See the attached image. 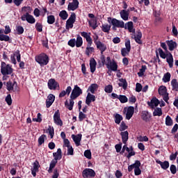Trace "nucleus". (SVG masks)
I'll list each match as a JSON object with an SVG mask.
<instances>
[{
	"label": "nucleus",
	"mask_w": 178,
	"mask_h": 178,
	"mask_svg": "<svg viewBox=\"0 0 178 178\" xmlns=\"http://www.w3.org/2000/svg\"><path fill=\"white\" fill-rule=\"evenodd\" d=\"M177 168L175 165V164H172L170 166V170L172 175H176L177 172H178V156L177 158Z\"/></svg>",
	"instance_id": "nucleus-32"
},
{
	"label": "nucleus",
	"mask_w": 178,
	"mask_h": 178,
	"mask_svg": "<svg viewBox=\"0 0 178 178\" xmlns=\"http://www.w3.org/2000/svg\"><path fill=\"white\" fill-rule=\"evenodd\" d=\"M81 37H83V38H86V42H88L85 54L87 56H90L91 54L95 52V49L91 47V45H92V38H91V33L83 31L81 32Z\"/></svg>",
	"instance_id": "nucleus-2"
},
{
	"label": "nucleus",
	"mask_w": 178,
	"mask_h": 178,
	"mask_svg": "<svg viewBox=\"0 0 178 178\" xmlns=\"http://www.w3.org/2000/svg\"><path fill=\"white\" fill-rule=\"evenodd\" d=\"M159 104H161V102L156 97H153L151 99L150 102H147V105H149V106H154H154H158Z\"/></svg>",
	"instance_id": "nucleus-27"
},
{
	"label": "nucleus",
	"mask_w": 178,
	"mask_h": 178,
	"mask_svg": "<svg viewBox=\"0 0 178 178\" xmlns=\"http://www.w3.org/2000/svg\"><path fill=\"white\" fill-rule=\"evenodd\" d=\"M48 88L49 90H56V88H59V83H58L55 79H50L47 83Z\"/></svg>",
	"instance_id": "nucleus-11"
},
{
	"label": "nucleus",
	"mask_w": 178,
	"mask_h": 178,
	"mask_svg": "<svg viewBox=\"0 0 178 178\" xmlns=\"http://www.w3.org/2000/svg\"><path fill=\"white\" fill-rule=\"evenodd\" d=\"M126 48H122L121 49V55L122 56H127L129 54H130V51L131 50V45L130 44V40H128L125 42Z\"/></svg>",
	"instance_id": "nucleus-8"
},
{
	"label": "nucleus",
	"mask_w": 178,
	"mask_h": 178,
	"mask_svg": "<svg viewBox=\"0 0 178 178\" xmlns=\"http://www.w3.org/2000/svg\"><path fill=\"white\" fill-rule=\"evenodd\" d=\"M54 160L57 161H60L62 159V149L58 148L56 152L53 153Z\"/></svg>",
	"instance_id": "nucleus-22"
},
{
	"label": "nucleus",
	"mask_w": 178,
	"mask_h": 178,
	"mask_svg": "<svg viewBox=\"0 0 178 178\" xmlns=\"http://www.w3.org/2000/svg\"><path fill=\"white\" fill-rule=\"evenodd\" d=\"M33 168H31L32 170H36L38 172V169H40V162H38V161H35L34 163H33Z\"/></svg>",
	"instance_id": "nucleus-57"
},
{
	"label": "nucleus",
	"mask_w": 178,
	"mask_h": 178,
	"mask_svg": "<svg viewBox=\"0 0 178 178\" xmlns=\"http://www.w3.org/2000/svg\"><path fill=\"white\" fill-rule=\"evenodd\" d=\"M58 16L62 19V20H66V19L69 17V14H67L66 10H63L59 13Z\"/></svg>",
	"instance_id": "nucleus-31"
},
{
	"label": "nucleus",
	"mask_w": 178,
	"mask_h": 178,
	"mask_svg": "<svg viewBox=\"0 0 178 178\" xmlns=\"http://www.w3.org/2000/svg\"><path fill=\"white\" fill-rule=\"evenodd\" d=\"M90 68L91 73H94L97 69V61L94 58H92L90 60Z\"/></svg>",
	"instance_id": "nucleus-24"
},
{
	"label": "nucleus",
	"mask_w": 178,
	"mask_h": 178,
	"mask_svg": "<svg viewBox=\"0 0 178 178\" xmlns=\"http://www.w3.org/2000/svg\"><path fill=\"white\" fill-rule=\"evenodd\" d=\"M1 72L3 76H8L13 73V68L9 64L6 65V63L1 62Z\"/></svg>",
	"instance_id": "nucleus-5"
},
{
	"label": "nucleus",
	"mask_w": 178,
	"mask_h": 178,
	"mask_svg": "<svg viewBox=\"0 0 178 178\" xmlns=\"http://www.w3.org/2000/svg\"><path fill=\"white\" fill-rule=\"evenodd\" d=\"M120 136H122L123 144H127V141L129 140V131H125L124 132H121Z\"/></svg>",
	"instance_id": "nucleus-26"
},
{
	"label": "nucleus",
	"mask_w": 178,
	"mask_h": 178,
	"mask_svg": "<svg viewBox=\"0 0 178 178\" xmlns=\"http://www.w3.org/2000/svg\"><path fill=\"white\" fill-rule=\"evenodd\" d=\"M159 95H165L168 94V88H166V86H161L159 88Z\"/></svg>",
	"instance_id": "nucleus-36"
},
{
	"label": "nucleus",
	"mask_w": 178,
	"mask_h": 178,
	"mask_svg": "<svg viewBox=\"0 0 178 178\" xmlns=\"http://www.w3.org/2000/svg\"><path fill=\"white\" fill-rule=\"evenodd\" d=\"M119 101L121 102V104H126V102H128L129 99L126 95H119Z\"/></svg>",
	"instance_id": "nucleus-43"
},
{
	"label": "nucleus",
	"mask_w": 178,
	"mask_h": 178,
	"mask_svg": "<svg viewBox=\"0 0 178 178\" xmlns=\"http://www.w3.org/2000/svg\"><path fill=\"white\" fill-rule=\"evenodd\" d=\"M83 137V135L81 134H79L77 135L72 134V138L73 141L75 143V145L76 147L80 146V143L81 141V138Z\"/></svg>",
	"instance_id": "nucleus-16"
},
{
	"label": "nucleus",
	"mask_w": 178,
	"mask_h": 178,
	"mask_svg": "<svg viewBox=\"0 0 178 178\" xmlns=\"http://www.w3.org/2000/svg\"><path fill=\"white\" fill-rule=\"evenodd\" d=\"M52 178H58L59 177V171H58L57 168H55L53 172Z\"/></svg>",
	"instance_id": "nucleus-64"
},
{
	"label": "nucleus",
	"mask_w": 178,
	"mask_h": 178,
	"mask_svg": "<svg viewBox=\"0 0 178 178\" xmlns=\"http://www.w3.org/2000/svg\"><path fill=\"white\" fill-rule=\"evenodd\" d=\"M97 88H98V85L97 83H93L88 87V91H90L92 94H95Z\"/></svg>",
	"instance_id": "nucleus-38"
},
{
	"label": "nucleus",
	"mask_w": 178,
	"mask_h": 178,
	"mask_svg": "<svg viewBox=\"0 0 178 178\" xmlns=\"http://www.w3.org/2000/svg\"><path fill=\"white\" fill-rule=\"evenodd\" d=\"M45 138H47V135L45 134H42V136H40L38 140V145H42V144H44V143H45Z\"/></svg>",
	"instance_id": "nucleus-45"
},
{
	"label": "nucleus",
	"mask_w": 178,
	"mask_h": 178,
	"mask_svg": "<svg viewBox=\"0 0 178 178\" xmlns=\"http://www.w3.org/2000/svg\"><path fill=\"white\" fill-rule=\"evenodd\" d=\"M170 77H172L170 72H167L164 74L162 81H163V83H169V81H170Z\"/></svg>",
	"instance_id": "nucleus-37"
},
{
	"label": "nucleus",
	"mask_w": 178,
	"mask_h": 178,
	"mask_svg": "<svg viewBox=\"0 0 178 178\" xmlns=\"http://www.w3.org/2000/svg\"><path fill=\"white\" fill-rule=\"evenodd\" d=\"M86 118H87V115L86 114H84L81 111H79V122H83V119H86Z\"/></svg>",
	"instance_id": "nucleus-60"
},
{
	"label": "nucleus",
	"mask_w": 178,
	"mask_h": 178,
	"mask_svg": "<svg viewBox=\"0 0 178 178\" xmlns=\"http://www.w3.org/2000/svg\"><path fill=\"white\" fill-rule=\"evenodd\" d=\"M73 24H74V22H72V21L67 20L65 28L67 30H70V29H73Z\"/></svg>",
	"instance_id": "nucleus-55"
},
{
	"label": "nucleus",
	"mask_w": 178,
	"mask_h": 178,
	"mask_svg": "<svg viewBox=\"0 0 178 178\" xmlns=\"http://www.w3.org/2000/svg\"><path fill=\"white\" fill-rule=\"evenodd\" d=\"M114 119L115 123H116V124H120V122H122V120H123V116H122L119 113H116L115 115H114Z\"/></svg>",
	"instance_id": "nucleus-33"
},
{
	"label": "nucleus",
	"mask_w": 178,
	"mask_h": 178,
	"mask_svg": "<svg viewBox=\"0 0 178 178\" xmlns=\"http://www.w3.org/2000/svg\"><path fill=\"white\" fill-rule=\"evenodd\" d=\"M124 111H125V112L127 111V113H126L127 120H130V119H131L133 118V115H134V106H130L128 108L125 107L124 108Z\"/></svg>",
	"instance_id": "nucleus-10"
},
{
	"label": "nucleus",
	"mask_w": 178,
	"mask_h": 178,
	"mask_svg": "<svg viewBox=\"0 0 178 178\" xmlns=\"http://www.w3.org/2000/svg\"><path fill=\"white\" fill-rule=\"evenodd\" d=\"M54 102H55V95L49 94L46 100V108H51Z\"/></svg>",
	"instance_id": "nucleus-14"
},
{
	"label": "nucleus",
	"mask_w": 178,
	"mask_h": 178,
	"mask_svg": "<svg viewBox=\"0 0 178 178\" xmlns=\"http://www.w3.org/2000/svg\"><path fill=\"white\" fill-rule=\"evenodd\" d=\"M171 86L172 87V91L178 92V82L177 79H173L171 81Z\"/></svg>",
	"instance_id": "nucleus-34"
},
{
	"label": "nucleus",
	"mask_w": 178,
	"mask_h": 178,
	"mask_svg": "<svg viewBox=\"0 0 178 178\" xmlns=\"http://www.w3.org/2000/svg\"><path fill=\"white\" fill-rule=\"evenodd\" d=\"M22 12H24V15H30L33 12V8L30 6H24L22 8Z\"/></svg>",
	"instance_id": "nucleus-40"
},
{
	"label": "nucleus",
	"mask_w": 178,
	"mask_h": 178,
	"mask_svg": "<svg viewBox=\"0 0 178 178\" xmlns=\"http://www.w3.org/2000/svg\"><path fill=\"white\" fill-rule=\"evenodd\" d=\"M35 60L40 65V66H47L49 63V57L45 53H41L40 54L35 57Z\"/></svg>",
	"instance_id": "nucleus-3"
},
{
	"label": "nucleus",
	"mask_w": 178,
	"mask_h": 178,
	"mask_svg": "<svg viewBox=\"0 0 178 178\" xmlns=\"http://www.w3.org/2000/svg\"><path fill=\"white\" fill-rule=\"evenodd\" d=\"M158 51L160 57L162 58V59H166V58L169 56V54H165V51H163V50H162L161 48H159Z\"/></svg>",
	"instance_id": "nucleus-44"
},
{
	"label": "nucleus",
	"mask_w": 178,
	"mask_h": 178,
	"mask_svg": "<svg viewBox=\"0 0 178 178\" xmlns=\"http://www.w3.org/2000/svg\"><path fill=\"white\" fill-rule=\"evenodd\" d=\"M162 108H156L153 112V116H162Z\"/></svg>",
	"instance_id": "nucleus-46"
},
{
	"label": "nucleus",
	"mask_w": 178,
	"mask_h": 178,
	"mask_svg": "<svg viewBox=\"0 0 178 178\" xmlns=\"http://www.w3.org/2000/svg\"><path fill=\"white\" fill-rule=\"evenodd\" d=\"M152 118V115L148 111H143L141 113V119L143 122L148 123V122H151V118Z\"/></svg>",
	"instance_id": "nucleus-12"
},
{
	"label": "nucleus",
	"mask_w": 178,
	"mask_h": 178,
	"mask_svg": "<svg viewBox=\"0 0 178 178\" xmlns=\"http://www.w3.org/2000/svg\"><path fill=\"white\" fill-rule=\"evenodd\" d=\"M6 102L7 103V104L10 106V105H12V96L10 95V94H8L5 99Z\"/></svg>",
	"instance_id": "nucleus-54"
},
{
	"label": "nucleus",
	"mask_w": 178,
	"mask_h": 178,
	"mask_svg": "<svg viewBox=\"0 0 178 178\" xmlns=\"http://www.w3.org/2000/svg\"><path fill=\"white\" fill-rule=\"evenodd\" d=\"M104 91H105V92H107L108 94H111V92H112V91H113V86H112V85H108V86H105Z\"/></svg>",
	"instance_id": "nucleus-51"
},
{
	"label": "nucleus",
	"mask_w": 178,
	"mask_h": 178,
	"mask_svg": "<svg viewBox=\"0 0 178 178\" xmlns=\"http://www.w3.org/2000/svg\"><path fill=\"white\" fill-rule=\"evenodd\" d=\"M129 104H136V102H137V98L136 97V96L132 95L131 97H130L129 98Z\"/></svg>",
	"instance_id": "nucleus-61"
},
{
	"label": "nucleus",
	"mask_w": 178,
	"mask_h": 178,
	"mask_svg": "<svg viewBox=\"0 0 178 178\" xmlns=\"http://www.w3.org/2000/svg\"><path fill=\"white\" fill-rule=\"evenodd\" d=\"M95 175V171L91 168H85L82 172L83 178H94Z\"/></svg>",
	"instance_id": "nucleus-6"
},
{
	"label": "nucleus",
	"mask_w": 178,
	"mask_h": 178,
	"mask_svg": "<svg viewBox=\"0 0 178 178\" xmlns=\"http://www.w3.org/2000/svg\"><path fill=\"white\" fill-rule=\"evenodd\" d=\"M47 131L49 132L50 138H54V136L55 135L54 127H51V126H49V127L47 129Z\"/></svg>",
	"instance_id": "nucleus-53"
},
{
	"label": "nucleus",
	"mask_w": 178,
	"mask_h": 178,
	"mask_svg": "<svg viewBox=\"0 0 178 178\" xmlns=\"http://www.w3.org/2000/svg\"><path fill=\"white\" fill-rule=\"evenodd\" d=\"M167 63L170 67H173V56L171 53H169L168 56L166 58Z\"/></svg>",
	"instance_id": "nucleus-35"
},
{
	"label": "nucleus",
	"mask_w": 178,
	"mask_h": 178,
	"mask_svg": "<svg viewBox=\"0 0 178 178\" xmlns=\"http://www.w3.org/2000/svg\"><path fill=\"white\" fill-rule=\"evenodd\" d=\"M146 70H147V65H142L141 69H140L139 72H138V76L139 77H143Z\"/></svg>",
	"instance_id": "nucleus-41"
},
{
	"label": "nucleus",
	"mask_w": 178,
	"mask_h": 178,
	"mask_svg": "<svg viewBox=\"0 0 178 178\" xmlns=\"http://www.w3.org/2000/svg\"><path fill=\"white\" fill-rule=\"evenodd\" d=\"M120 17L122 19V20H124L125 22H127V20H129V13H127V11H126V10H122L120 12Z\"/></svg>",
	"instance_id": "nucleus-28"
},
{
	"label": "nucleus",
	"mask_w": 178,
	"mask_h": 178,
	"mask_svg": "<svg viewBox=\"0 0 178 178\" xmlns=\"http://www.w3.org/2000/svg\"><path fill=\"white\" fill-rule=\"evenodd\" d=\"M21 20L22 22H26V20L30 24H34V23H35V18H34V17L30 14L22 15L21 17Z\"/></svg>",
	"instance_id": "nucleus-9"
},
{
	"label": "nucleus",
	"mask_w": 178,
	"mask_h": 178,
	"mask_svg": "<svg viewBox=\"0 0 178 178\" xmlns=\"http://www.w3.org/2000/svg\"><path fill=\"white\" fill-rule=\"evenodd\" d=\"M111 26L108 24H103L102 26V30L104 33H109V31H111Z\"/></svg>",
	"instance_id": "nucleus-42"
},
{
	"label": "nucleus",
	"mask_w": 178,
	"mask_h": 178,
	"mask_svg": "<svg viewBox=\"0 0 178 178\" xmlns=\"http://www.w3.org/2000/svg\"><path fill=\"white\" fill-rule=\"evenodd\" d=\"M70 22H72L73 23L76 22V13H72L69 19H67Z\"/></svg>",
	"instance_id": "nucleus-59"
},
{
	"label": "nucleus",
	"mask_w": 178,
	"mask_h": 178,
	"mask_svg": "<svg viewBox=\"0 0 178 178\" xmlns=\"http://www.w3.org/2000/svg\"><path fill=\"white\" fill-rule=\"evenodd\" d=\"M0 41H6V42H12V40L10 39V37H9L7 35L1 34L0 35Z\"/></svg>",
	"instance_id": "nucleus-39"
},
{
	"label": "nucleus",
	"mask_w": 178,
	"mask_h": 178,
	"mask_svg": "<svg viewBox=\"0 0 178 178\" xmlns=\"http://www.w3.org/2000/svg\"><path fill=\"white\" fill-rule=\"evenodd\" d=\"M107 69L112 70V72L118 71V63L115 60H113L111 63L106 64Z\"/></svg>",
	"instance_id": "nucleus-17"
},
{
	"label": "nucleus",
	"mask_w": 178,
	"mask_h": 178,
	"mask_svg": "<svg viewBox=\"0 0 178 178\" xmlns=\"http://www.w3.org/2000/svg\"><path fill=\"white\" fill-rule=\"evenodd\" d=\"M165 42L168 47L169 51H173L175 48H177V43L173 41V40H166Z\"/></svg>",
	"instance_id": "nucleus-18"
},
{
	"label": "nucleus",
	"mask_w": 178,
	"mask_h": 178,
	"mask_svg": "<svg viewBox=\"0 0 178 178\" xmlns=\"http://www.w3.org/2000/svg\"><path fill=\"white\" fill-rule=\"evenodd\" d=\"M53 119L55 124L60 127L63 126V121L60 119V112H59V110L55 111Z\"/></svg>",
	"instance_id": "nucleus-7"
},
{
	"label": "nucleus",
	"mask_w": 178,
	"mask_h": 178,
	"mask_svg": "<svg viewBox=\"0 0 178 178\" xmlns=\"http://www.w3.org/2000/svg\"><path fill=\"white\" fill-rule=\"evenodd\" d=\"M16 31L18 34V35H22L24 33V28L22 26H17L16 27Z\"/></svg>",
	"instance_id": "nucleus-49"
},
{
	"label": "nucleus",
	"mask_w": 178,
	"mask_h": 178,
	"mask_svg": "<svg viewBox=\"0 0 178 178\" xmlns=\"http://www.w3.org/2000/svg\"><path fill=\"white\" fill-rule=\"evenodd\" d=\"M95 45H96L97 49L100 50L101 55H102L104 54V52H105V51H106V44L102 43V42L100 41L98 43H96Z\"/></svg>",
	"instance_id": "nucleus-21"
},
{
	"label": "nucleus",
	"mask_w": 178,
	"mask_h": 178,
	"mask_svg": "<svg viewBox=\"0 0 178 178\" xmlns=\"http://www.w3.org/2000/svg\"><path fill=\"white\" fill-rule=\"evenodd\" d=\"M134 26L133 22H128L125 24L124 29H127L129 33H136V29H134Z\"/></svg>",
	"instance_id": "nucleus-23"
},
{
	"label": "nucleus",
	"mask_w": 178,
	"mask_h": 178,
	"mask_svg": "<svg viewBox=\"0 0 178 178\" xmlns=\"http://www.w3.org/2000/svg\"><path fill=\"white\" fill-rule=\"evenodd\" d=\"M127 129H129V127L126 125V123H124V121H122L119 128L120 131H124V130H127Z\"/></svg>",
	"instance_id": "nucleus-52"
},
{
	"label": "nucleus",
	"mask_w": 178,
	"mask_h": 178,
	"mask_svg": "<svg viewBox=\"0 0 178 178\" xmlns=\"http://www.w3.org/2000/svg\"><path fill=\"white\" fill-rule=\"evenodd\" d=\"M165 124L167 126H173V120L169 115H167L165 118Z\"/></svg>",
	"instance_id": "nucleus-47"
},
{
	"label": "nucleus",
	"mask_w": 178,
	"mask_h": 178,
	"mask_svg": "<svg viewBox=\"0 0 178 178\" xmlns=\"http://www.w3.org/2000/svg\"><path fill=\"white\" fill-rule=\"evenodd\" d=\"M75 45L76 48H80L83 45V38L80 35H77L76 40H75Z\"/></svg>",
	"instance_id": "nucleus-30"
},
{
	"label": "nucleus",
	"mask_w": 178,
	"mask_h": 178,
	"mask_svg": "<svg viewBox=\"0 0 178 178\" xmlns=\"http://www.w3.org/2000/svg\"><path fill=\"white\" fill-rule=\"evenodd\" d=\"M95 95L88 92L86 99V105H88V106H90V105H91V102H95Z\"/></svg>",
	"instance_id": "nucleus-15"
},
{
	"label": "nucleus",
	"mask_w": 178,
	"mask_h": 178,
	"mask_svg": "<svg viewBox=\"0 0 178 178\" xmlns=\"http://www.w3.org/2000/svg\"><path fill=\"white\" fill-rule=\"evenodd\" d=\"M141 166V162L140 161L136 160L135 163L128 166V172H132L133 169H137Z\"/></svg>",
	"instance_id": "nucleus-20"
},
{
	"label": "nucleus",
	"mask_w": 178,
	"mask_h": 178,
	"mask_svg": "<svg viewBox=\"0 0 178 178\" xmlns=\"http://www.w3.org/2000/svg\"><path fill=\"white\" fill-rule=\"evenodd\" d=\"M89 26L92 27L93 30H96L97 27H98V23L97 22V19H93V24L91 22V21L88 22Z\"/></svg>",
	"instance_id": "nucleus-48"
},
{
	"label": "nucleus",
	"mask_w": 178,
	"mask_h": 178,
	"mask_svg": "<svg viewBox=\"0 0 178 178\" xmlns=\"http://www.w3.org/2000/svg\"><path fill=\"white\" fill-rule=\"evenodd\" d=\"M156 162L160 165L161 169H163V170H166L167 169H169V161H164L163 162L161 161L160 160H156Z\"/></svg>",
	"instance_id": "nucleus-19"
},
{
	"label": "nucleus",
	"mask_w": 178,
	"mask_h": 178,
	"mask_svg": "<svg viewBox=\"0 0 178 178\" xmlns=\"http://www.w3.org/2000/svg\"><path fill=\"white\" fill-rule=\"evenodd\" d=\"M107 22L112 24L113 28L117 27L118 29H124V22L117 19L116 18H112L111 17L107 18Z\"/></svg>",
	"instance_id": "nucleus-4"
},
{
	"label": "nucleus",
	"mask_w": 178,
	"mask_h": 178,
	"mask_svg": "<svg viewBox=\"0 0 178 178\" xmlns=\"http://www.w3.org/2000/svg\"><path fill=\"white\" fill-rule=\"evenodd\" d=\"M80 3L79 2V0H72V2H70L67 6V10L70 11H74L76 9H79V5Z\"/></svg>",
	"instance_id": "nucleus-13"
},
{
	"label": "nucleus",
	"mask_w": 178,
	"mask_h": 178,
	"mask_svg": "<svg viewBox=\"0 0 178 178\" xmlns=\"http://www.w3.org/2000/svg\"><path fill=\"white\" fill-rule=\"evenodd\" d=\"M83 94V90L79 87V86L75 85L70 95V104L67 100L65 102V106L69 111H73V106H74V99L79 98Z\"/></svg>",
	"instance_id": "nucleus-1"
},
{
	"label": "nucleus",
	"mask_w": 178,
	"mask_h": 178,
	"mask_svg": "<svg viewBox=\"0 0 178 178\" xmlns=\"http://www.w3.org/2000/svg\"><path fill=\"white\" fill-rule=\"evenodd\" d=\"M178 152H176L175 153H172L170 155V161H175L176 158H177Z\"/></svg>",
	"instance_id": "nucleus-62"
},
{
	"label": "nucleus",
	"mask_w": 178,
	"mask_h": 178,
	"mask_svg": "<svg viewBox=\"0 0 178 178\" xmlns=\"http://www.w3.org/2000/svg\"><path fill=\"white\" fill-rule=\"evenodd\" d=\"M47 23L48 24H54V23H55V16L54 15L47 16Z\"/></svg>",
	"instance_id": "nucleus-50"
},
{
	"label": "nucleus",
	"mask_w": 178,
	"mask_h": 178,
	"mask_svg": "<svg viewBox=\"0 0 178 178\" xmlns=\"http://www.w3.org/2000/svg\"><path fill=\"white\" fill-rule=\"evenodd\" d=\"M119 81H120L118 83L119 87H122L123 90H127V81H126V79H120Z\"/></svg>",
	"instance_id": "nucleus-29"
},
{
	"label": "nucleus",
	"mask_w": 178,
	"mask_h": 178,
	"mask_svg": "<svg viewBox=\"0 0 178 178\" xmlns=\"http://www.w3.org/2000/svg\"><path fill=\"white\" fill-rule=\"evenodd\" d=\"M35 27L37 31H38V33L42 32V24H41V23L37 22L35 24Z\"/></svg>",
	"instance_id": "nucleus-58"
},
{
	"label": "nucleus",
	"mask_w": 178,
	"mask_h": 178,
	"mask_svg": "<svg viewBox=\"0 0 178 178\" xmlns=\"http://www.w3.org/2000/svg\"><path fill=\"white\" fill-rule=\"evenodd\" d=\"M84 156L88 159H91V150H86L84 152Z\"/></svg>",
	"instance_id": "nucleus-63"
},
{
	"label": "nucleus",
	"mask_w": 178,
	"mask_h": 178,
	"mask_svg": "<svg viewBox=\"0 0 178 178\" xmlns=\"http://www.w3.org/2000/svg\"><path fill=\"white\" fill-rule=\"evenodd\" d=\"M67 44L69 45V47H71L72 48H74V47H76V39L74 38L70 39L68 41Z\"/></svg>",
	"instance_id": "nucleus-56"
},
{
	"label": "nucleus",
	"mask_w": 178,
	"mask_h": 178,
	"mask_svg": "<svg viewBox=\"0 0 178 178\" xmlns=\"http://www.w3.org/2000/svg\"><path fill=\"white\" fill-rule=\"evenodd\" d=\"M6 84H7L6 87H7L8 91H13V90H14L13 87H17V82H16V81H15L13 83H12V81H9L7 82Z\"/></svg>",
	"instance_id": "nucleus-25"
}]
</instances>
